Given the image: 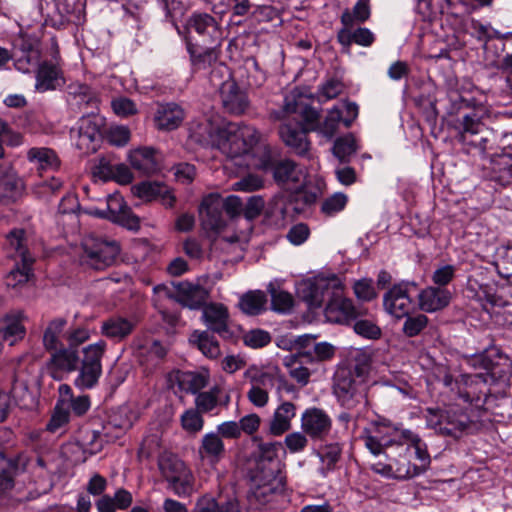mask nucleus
<instances>
[{"label":"nucleus","mask_w":512,"mask_h":512,"mask_svg":"<svg viewBox=\"0 0 512 512\" xmlns=\"http://www.w3.org/2000/svg\"><path fill=\"white\" fill-rule=\"evenodd\" d=\"M460 98L463 105L470 110L456 121L454 127L457 138L464 145L485 151L490 148L488 144L494 137V132L485 123L490 111L485 104L475 98Z\"/></svg>","instance_id":"nucleus-1"},{"label":"nucleus","mask_w":512,"mask_h":512,"mask_svg":"<svg viewBox=\"0 0 512 512\" xmlns=\"http://www.w3.org/2000/svg\"><path fill=\"white\" fill-rule=\"evenodd\" d=\"M248 502L255 509H263L273 503L286 488V475L282 469L254 463L249 469Z\"/></svg>","instance_id":"nucleus-2"},{"label":"nucleus","mask_w":512,"mask_h":512,"mask_svg":"<svg viewBox=\"0 0 512 512\" xmlns=\"http://www.w3.org/2000/svg\"><path fill=\"white\" fill-rule=\"evenodd\" d=\"M260 141V133L253 126L228 122L216 131L215 142L227 157L236 158L248 154Z\"/></svg>","instance_id":"nucleus-3"},{"label":"nucleus","mask_w":512,"mask_h":512,"mask_svg":"<svg viewBox=\"0 0 512 512\" xmlns=\"http://www.w3.org/2000/svg\"><path fill=\"white\" fill-rule=\"evenodd\" d=\"M7 245L14 251L15 267L6 276V285L18 288L26 284L33 276L34 257L28 248V237L24 229H13L7 235Z\"/></svg>","instance_id":"nucleus-4"},{"label":"nucleus","mask_w":512,"mask_h":512,"mask_svg":"<svg viewBox=\"0 0 512 512\" xmlns=\"http://www.w3.org/2000/svg\"><path fill=\"white\" fill-rule=\"evenodd\" d=\"M333 394L344 408L351 410L364 399V383L354 377L347 366H340L333 376Z\"/></svg>","instance_id":"nucleus-5"},{"label":"nucleus","mask_w":512,"mask_h":512,"mask_svg":"<svg viewBox=\"0 0 512 512\" xmlns=\"http://www.w3.org/2000/svg\"><path fill=\"white\" fill-rule=\"evenodd\" d=\"M82 246L84 261L95 270H104L111 266L120 252L116 241H109L95 235L85 237Z\"/></svg>","instance_id":"nucleus-6"},{"label":"nucleus","mask_w":512,"mask_h":512,"mask_svg":"<svg viewBox=\"0 0 512 512\" xmlns=\"http://www.w3.org/2000/svg\"><path fill=\"white\" fill-rule=\"evenodd\" d=\"M367 313V308L354 304L350 298L344 296L342 282L332 292L324 310L327 321L336 324H349Z\"/></svg>","instance_id":"nucleus-7"},{"label":"nucleus","mask_w":512,"mask_h":512,"mask_svg":"<svg viewBox=\"0 0 512 512\" xmlns=\"http://www.w3.org/2000/svg\"><path fill=\"white\" fill-rule=\"evenodd\" d=\"M260 168L271 171L275 182L278 184L299 183L302 177V171L294 161L280 159L277 152L269 146L264 148L260 158Z\"/></svg>","instance_id":"nucleus-8"},{"label":"nucleus","mask_w":512,"mask_h":512,"mask_svg":"<svg viewBox=\"0 0 512 512\" xmlns=\"http://www.w3.org/2000/svg\"><path fill=\"white\" fill-rule=\"evenodd\" d=\"M417 284L405 282L394 284L383 296L384 310L396 319L408 316L414 308L411 293L415 291Z\"/></svg>","instance_id":"nucleus-9"},{"label":"nucleus","mask_w":512,"mask_h":512,"mask_svg":"<svg viewBox=\"0 0 512 512\" xmlns=\"http://www.w3.org/2000/svg\"><path fill=\"white\" fill-rule=\"evenodd\" d=\"M461 399L476 408H484L491 401L489 387L483 374H463L456 380Z\"/></svg>","instance_id":"nucleus-10"},{"label":"nucleus","mask_w":512,"mask_h":512,"mask_svg":"<svg viewBox=\"0 0 512 512\" xmlns=\"http://www.w3.org/2000/svg\"><path fill=\"white\" fill-rule=\"evenodd\" d=\"M340 283L341 280L335 275L328 278H316L314 281L305 282L300 294L310 308H320L325 301L328 302L332 292Z\"/></svg>","instance_id":"nucleus-11"},{"label":"nucleus","mask_w":512,"mask_h":512,"mask_svg":"<svg viewBox=\"0 0 512 512\" xmlns=\"http://www.w3.org/2000/svg\"><path fill=\"white\" fill-rule=\"evenodd\" d=\"M201 224L204 230L219 233L227 226L221 196L211 193L205 196L199 207Z\"/></svg>","instance_id":"nucleus-12"},{"label":"nucleus","mask_w":512,"mask_h":512,"mask_svg":"<svg viewBox=\"0 0 512 512\" xmlns=\"http://www.w3.org/2000/svg\"><path fill=\"white\" fill-rule=\"evenodd\" d=\"M187 27L195 32L204 44L221 43L223 39L220 23L208 13H192L187 21Z\"/></svg>","instance_id":"nucleus-13"},{"label":"nucleus","mask_w":512,"mask_h":512,"mask_svg":"<svg viewBox=\"0 0 512 512\" xmlns=\"http://www.w3.org/2000/svg\"><path fill=\"white\" fill-rule=\"evenodd\" d=\"M401 430L389 425H377L375 434L365 433L361 436L365 447L373 454L380 455L385 449L398 446L400 443Z\"/></svg>","instance_id":"nucleus-14"},{"label":"nucleus","mask_w":512,"mask_h":512,"mask_svg":"<svg viewBox=\"0 0 512 512\" xmlns=\"http://www.w3.org/2000/svg\"><path fill=\"white\" fill-rule=\"evenodd\" d=\"M475 362L479 363L492 378L504 379L511 375L509 358L496 347L488 348L476 356Z\"/></svg>","instance_id":"nucleus-15"},{"label":"nucleus","mask_w":512,"mask_h":512,"mask_svg":"<svg viewBox=\"0 0 512 512\" xmlns=\"http://www.w3.org/2000/svg\"><path fill=\"white\" fill-rule=\"evenodd\" d=\"M308 133L301 123L286 122L279 127L282 141L299 156L307 155L310 150L311 142L308 139Z\"/></svg>","instance_id":"nucleus-16"},{"label":"nucleus","mask_w":512,"mask_h":512,"mask_svg":"<svg viewBox=\"0 0 512 512\" xmlns=\"http://www.w3.org/2000/svg\"><path fill=\"white\" fill-rule=\"evenodd\" d=\"M302 200L305 204H310L315 201L314 194H307L301 190L295 193L277 194L268 203L265 214L268 218H276L277 220H285L288 215V208L294 201Z\"/></svg>","instance_id":"nucleus-17"},{"label":"nucleus","mask_w":512,"mask_h":512,"mask_svg":"<svg viewBox=\"0 0 512 512\" xmlns=\"http://www.w3.org/2000/svg\"><path fill=\"white\" fill-rule=\"evenodd\" d=\"M331 426V418L322 409H308L302 416V429L312 439H324L331 430Z\"/></svg>","instance_id":"nucleus-18"},{"label":"nucleus","mask_w":512,"mask_h":512,"mask_svg":"<svg viewBox=\"0 0 512 512\" xmlns=\"http://www.w3.org/2000/svg\"><path fill=\"white\" fill-rule=\"evenodd\" d=\"M284 109L287 113L299 114L304 121L302 126L308 132L318 131L320 113L309 104L305 103L302 95L291 94L287 96L285 98Z\"/></svg>","instance_id":"nucleus-19"},{"label":"nucleus","mask_w":512,"mask_h":512,"mask_svg":"<svg viewBox=\"0 0 512 512\" xmlns=\"http://www.w3.org/2000/svg\"><path fill=\"white\" fill-rule=\"evenodd\" d=\"M220 97L224 109L234 115H240L248 107V99L233 80L224 81L220 87Z\"/></svg>","instance_id":"nucleus-20"},{"label":"nucleus","mask_w":512,"mask_h":512,"mask_svg":"<svg viewBox=\"0 0 512 512\" xmlns=\"http://www.w3.org/2000/svg\"><path fill=\"white\" fill-rule=\"evenodd\" d=\"M107 209V218L111 221L129 229H137L139 227V218L132 213L120 194L108 196Z\"/></svg>","instance_id":"nucleus-21"},{"label":"nucleus","mask_w":512,"mask_h":512,"mask_svg":"<svg viewBox=\"0 0 512 512\" xmlns=\"http://www.w3.org/2000/svg\"><path fill=\"white\" fill-rule=\"evenodd\" d=\"M186 117L184 109L176 103L159 104L154 115L155 127L161 131H172L181 126Z\"/></svg>","instance_id":"nucleus-22"},{"label":"nucleus","mask_w":512,"mask_h":512,"mask_svg":"<svg viewBox=\"0 0 512 512\" xmlns=\"http://www.w3.org/2000/svg\"><path fill=\"white\" fill-rule=\"evenodd\" d=\"M131 166L144 175H152L160 170L161 155L152 147H140L129 156Z\"/></svg>","instance_id":"nucleus-23"},{"label":"nucleus","mask_w":512,"mask_h":512,"mask_svg":"<svg viewBox=\"0 0 512 512\" xmlns=\"http://www.w3.org/2000/svg\"><path fill=\"white\" fill-rule=\"evenodd\" d=\"M202 318L208 327L214 333L222 338H230L232 333L228 326L229 313L222 304H210L203 309Z\"/></svg>","instance_id":"nucleus-24"},{"label":"nucleus","mask_w":512,"mask_h":512,"mask_svg":"<svg viewBox=\"0 0 512 512\" xmlns=\"http://www.w3.org/2000/svg\"><path fill=\"white\" fill-rule=\"evenodd\" d=\"M452 294L446 288L429 286L418 294V305L422 311L436 312L447 307Z\"/></svg>","instance_id":"nucleus-25"},{"label":"nucleus","mask_w":512,"mask_h":512,"mask_svg":"<svg viewBox=\"0 0 512 512\" xmlns=\"http://www.w3.org/2000/svg\"><path fill=\"white\" fill-rule=\"evenodd\" d=\"M62 84H64L63 72L58 63L43 61L36 69L37 91L55 90Z\"/></svg>","instance_id":"nucleus-26"},{"label":"nucleus","mask_w":512,"mask_h":512,"mask_svg":"<svg viewBox=\"0 0 512 512\" xmlns=\"http://www.w3.org/2000/svg\"><path fill=\"white\" fill-rule=\"evenodd\" d=\"M473 427L474 423L466 413L448 411L442 418L439 434L457 439L470 433Z\"/></svg>","instance_id":"nucleus-27"},{"label":"nucleus","mask_w":512,"mask_h":512,"mask_svg":"<svg viewBox=\"0 0 512 512\" xmlns=\"http://www.w3.org/2000/svg\"><path fill=\"white\" fill-rule=\"evenodd\" d=\"M174 299L181 305L190 309H198L202 307L208 297L205 288L189 282H180L176 285Z\"/></svg>","instance_id":"nucleus-28"},{"label":"nucleus","mask_w":512,"mask_h":512,"mask_svg":"<svg viewBox=\"0 0 512 512\" xmlns=\"http://www.w3.org/2000/svg\"><path fill=\"white\" fill-rule=\"evenodd\" d=\"M137 326L135 318H126L122 316H111L101 324V333L105 337L122 341L127 338Z\"/></svg>","instance_id":"nucleus-29"},{"label":"nucleus","mask_w":512,"mask_h":512,"mask_svg":"<svg viewBox=\"0 0 512 512\" xmlns=\"http://www.w3.org/2000/svg\"><path fill=\"white\" fill-rule=\"evenodd\" d=\"M274 385V377L266 372H255L251 376L248 400L256 407H264L269 400L268 389Z\"/></svg>","instance_id":"nucleus-30"},{"label":"nucleus","mask_w":512,"mask_h":512,"mask_svg":"<svg viewBox=\"0 0 512 512\" xmlns=\"http://www.w3.org/2000/svg\"><path fill=\"white\" fill-rule=\"evenodd\" d=\"M197 512H242L236 497L204 495L196 502Z\"/></svg>","instance_id":"nucleus-31"},{"label":"nucleus","mask_w":512,"mask_h":512,"mask_svg":"<svg viewBox=\"0 0 512 512\" xmlns=\"http://www.w3.org/2000/svg\"><path fill=\"white\" fill-rule=\"evenodd\" d=\"M212 47H208L205 50L198 51L194 44H187V51L190 55V61L194 71L207 70L213 67L220 58L221 43H214Z\"/></svg>","instance_id":"nucleus-32"},{"label":"nucleus","mask_w":512,"mask_h":512,"mask_svg":"<svg viewBox=\"0 0 512 512\" xmlns=\"http://www.w3.org/2000/svg\"><path fill=\"white\" fill-rule=\"evenodd\" d=\"M79 355L78 350L70 347H60L52 351L49 367L53 376L57 372H72L78 368Z\"/></svg>","instance_id":"nucleus-33"},{"label":"nucleus","mask_w":512,"mask_h":512,"mask_svg":"<svg viewBox=\"0 0 512 512\" xmlns=\"http://www.w3.org/2000/svg\"><path fill=\"white\" fill-rule=\"evenodd\" d=\"M225 445L221 437L210 432L202 437L198 454L200 458L210 464H217L225 456Z\"/></svg>","instance_id":"nucleus-34"},{"label":"nucleus","mask_w":512,"mask_h":512,"mask_svg":"<svg viewBox=\"0 0 512 512\" xmlns=\"http://www.w3.org/2000/svg\"><path fill=\"white\" fill-rule=\"evenodd\" d=\"M410 443L415 450L416 459L419 463H414V467L418 475L424 473L430 466L431 458L427 451L426 444L419 438L418 435L412 433L410 430H401L399 447L404 444Z\"/></svg>","instance_id":"nucleus-35"},{"label":"nucleus","mask_w":512,"mask_h":512,"mask_svg":"<svg viewBox=\"0 0 512 512\" xmlns=\"http://www.w3.org/2000/svg\"><path fill=\"white\" fill-rule=\"evenodd\" d=\"M20 54L14 55V67L22 73H31L35 71L40 63V50L29 41H23L20 48Z\"/></svg>","instance_id":"nucleus-36"},{"label":"nucleus","mask_w":512,"mask_h":512,"mask_svg":"<svg viewBox=\"0 0 512 512\" xmlns=\"http://www.w3.org/2000/svg\"><path fill=\"white\" fill-rule=\"evenodd\" d=\"M25 335V328L22 324V314L13 312L0 319V339L15 344Z\"/></svg>","instance_id":"nucleus-37"},{"label":"nucleus","mask_w":512,"mask_h":512,"mask_svg":"<svg viewBox=\"0 0 512 512\" xmlns=\"http://www.w3.org/2000/svg\"><path fill=\"white\" fill-rule=\"evenodd\" d=\"M352 27L353 26H343L337 33V40L346 52L349 51L352 43L365 47L372 45L375 37L369 29L359 27L352 31Z\"/></svg>","instance_id":"nucleus-38"},{"label":"nucleus","mask_w":512,"mask_h":512,"mask_svg":"<svg viewBox=\"0 0 512 512\" xmlns=\"http://www.w3.org/2000/svg\"><path fill=\"white\" fill-rule=\"evenodd\" d=\"M132 189L134 195L146 201H152L161 196L164 205L172 207L175 203V197L170 194L166 186L157 182H142Z\"/></svg>","instance_id":"nucleus-39"},{"label":"nucleus","mask_w":512,"mask_h":512,"mask_svg":"<svg viewBox=\"0 0 512 512\" xmlns=\"http://www.w3.org/2000/svg\"><path fill=\"white\" fill-rule=\"evenodd\" d=\"M295 405L291 402L282 403L274 412L270 421L269 433L273 436H281L291 428V420L295 417Z\"/></svg>","instance_id":"nucleus-40"},{"label":"nucleus","mask_w":512,"mask_h":512,"mask_svg":"<svg viewBox=\"0 0 512 512\" xmlns=\"http://www.w3.org/2000/svg\"><path fill=\"white\" fill-rule=\"evenodd\" d=\"M27 159L38 171L55 170L60 165L56 153L45 147H34L28 150Z\"/></svg>","instance_id":"nucleus-41"},{"label":"nucleus","mask_w":512,"mask_h":512,"mask_svg":"<svg viewBox=\"0 0 512 512\" xmlns=\"http://www.w3.org/2000/svg\"><path fill=\"white\" fill-rule=\"evenodd\" d=\"M343 446L344 443L340 438H337L336 441L325 443L319 447L317 454L322 463L321 472L323 475L335 469L336 464L342 457Z\"/></svg>","instance_id":"nucleus-42"},{"label":"nucleus","mask_w":512,"mask_h":512,"mask_svg":"<svg viewBox=\"0 0 512 512\" xmlns=\"http://www.w3.org/2000/svg\"><path fill=\"white\" fill-rule=\"evenodd\" d=\"M179 388L182 391L191 394H198L200 390L205 388L209 382L207 373L184 371L179 372L176 376Z\"/></svg>","instance_id":"nucleus-43"},{"label":"nucleus","mask_w":512,"mask_h":512,"mask_svg":"<svg viewBox=\"0 0 512 512\" xmlns=\"http://www.w3.org/2000/svg\"><path fill=\"white\" fill-rule=\"evenodd\" d=\"M189 341L210 359H216L221 354L218 341L208 331H194Z\"/></svg>","instance_id":"nucleus-44"},{"label":"nucleus","mask_w":512,"mask_h":512,"mask_svg":"<svg viewBox=\"0 0 512 512\" xmlns=\"http://www.w3.org/2000/svg\"><path fill=\"white\" fill-rule=\"evenodd\" d=\"M371 10L369 0H358L352 9H345L341 15L343 26H354L356 23H364L370 18Z\"/></svg>","instance_id":"nucleus-45"},{"label":"nucleus","mask_w":512,"mask_h":512,"mask_svg":"<svg viewBox=\"0 0 512 512\" xmlns=\"http://www.w3.org/2000/svg\"><path fill=\"white\" fill-rule=\"evenodd\" d=\"M267 297L261 290L249 291L244 294L239 306L241 310L248 315H258L265 310Z\"/></svg>","instance_id":"nucleus-46"},{"label":"nucleus","mask_w":512,"mask_h":512,"mask_svg":"<svg viewBox=\"0 0 512 512\" xmlns=\"http://www.w3.org/2000/svg\"><path fill=\"white\" fill-rule=\"evenodd\" d=\"M280 449H282L281 442H268L259 444L258 456L256 457L255 463L282 469L283 465L278 460V453Z\"/></svg>","instance_id":"nucleus-47"},{"label":"nucleus","mask_w":512,"mask_h":512,"mask_svg":"<svg viewBox=\"0 0 512 512\" xmlns=\"http://www.w3.org/2000/svg\"><path fill=\"white\" fill-rule=\"evenodd\" d=\"M67 321L64 318H56L49 322L43 335V345L46 350L54 351L60 348L59 337L66 325Z\"/></svg>","instance_id":"nucleus-48"},{"label":"nucleus","mask_w":512,"mask_h":512,"mask_svg":"<svg viewBox=\"0 0 512 512\" xmlns=\"http://www.w3.org/2000/svg\"><path fill=\"white\" fill-rule=\"evenodd\" d=\"M268 292L271 296V308L278 313H289L294 305L293 296L284 290L276 288L273 284H269Z\"/></svg>","instance_id":"nucleus-49"},{"label":"nucleus","mask_w":512,"mask_h":512,"mask_svg":"<svg viewBox=\"0 0 512 512\" xmlns=\"http://www.w3.org/2000/svg\"><path fill=\"white\" fill-rule=\"evenodd\" d=\"M79 141L80 148L90 149V144L100 136L99 125L91 117H83L79 125Z\"/></svg>","instance_id":"nucleus-50"},{"label":"nucleus","mask_w":512,"mask_h":512,"mask_svg":"<svg viewBox=\"0 0 512 512\" xmlns=\"http://www.w3.org/2000/svg\"><path fill=\"white\" fill-rule=\"evenodd\" d=\"M19 463H22L23 466L26 465L22 455L0 462V491H7L14 486V475Z\"/></svg>","instance_id":"nucleus-51"},{"label":"nucleus","mask_w":512,"mask_h":512,"mask_svg":"<svg viewBox=\"0 0 512 512\" xmlns=\"http://www.w3.org/2000/svg\"><path fill=\"white\" fill-rule=\"evenodd\" d=\"M158 467L166 481H170L186 469L184 462L172 454H161L158 459Z\"/></svg>","instance_id":"nucleus-52"},{"label":"nucleus","mask_w":512,"mask_h":512,"mask_svg":"<svg viewBox=\"0 0 512 512\" xmlns=\"http://www.w3.org/2000/svg\"><path fill=\"white\" fill-rule=\"evenodd\" d=\"M101 374L102 368L81 363L79 374L76 377L74 384L82 390L91 389L96 386Z\"/></svg>","instance_id":"nucleus-53"},{"label":"nucleus","mask_w":512,"mask_h":512,"mask_svg":"<svg viewBox=\"0 0 512 512\" xmlns=\"http://www.w3.org/2000/svg\"><path fill=\"white\" fill-rule=\"evenodd\" d=\"M63 187V181L56 177L42 179L32 186L33 194L40 199H47L57 195Z\"/></svg>","instance_id":"nucleus-54"},{"label":"nucleus","mask_w":512,"mask_h":512,"mask_svg":"<svg viewBox=\"0 0 512 512\" xmlns=\"http://www.w3.org/2000/svg\"><path fill=\"white\" fill-rule=\"evenodd\" d=\"M221 388L212 387L209 391L199 392L195 398L196 409L201 413H209L219 405Z\"/></svg>","instance_id":"nucleus-55"},{"label":"nucleus","mask_w":512,"mask_h":512,"mask_svg":"<svg viewBox=\"0 0 512 512\" xmlns=\"http://www.w3.org/2000/svg\"><path fill=\"white\" fill-rule=\"evenodd\" d=\"M332 150L334 156L341 162H348L350 156L357 151L355 138L349 134L336 139Z\"/></svg>","instance_id":"nucleus-56"},{"label":"nucleus","mask_w":512,"mask_h":512,"mask_svg":"<svg viewBox=\"0 0 512 512\" xmlns=\"http://www.w3.org/2000/svg\"><path fill=\"white\" fill-rule=\"evenodd\" d=\"M405 452L400 454L399 459H394L391 463L393 464V470L395 478L397 479H409L418 476V473L414 467V464L410 462L406 454L409 452V447H401Z\"/></svg>","instance_id":"nucleus-57"},{"label":"nucleus","mask_w":512,"mask_h":512,"mask_svg":"<svg viewBox=\"0 0 512 512\" xmlns=\"http://www.w3.org/2000/svg\"><path fill=\"white\" fill-rule=\"evenodd\" d=\"M168 482L174 493L180 497L189 496L193 492L194 479L187 468Z\"/></svg>","instance_id":"nucleus-58"},{"label":"nucleus","mask_w":512,"mask_h":512,"mask_svg":"<svg viewBox=\"0 0 512 512\" xmlns=\"http://www.w3.org/2000/svg\"><path fill=\"white\" fill-rule=\"evenodd\" d=\"M336 348L328 342L315 343L312 351L303 352V357L310 362H326L334 358Z\"/></svg>","instance_id":"nucleus-59"},{"label":"nucleus","mask_w":512,"mask_h":512,"mask_svg":"<svg viewBox=\"0 0 512 512\" xmlns=\"http://www.w3.org/2000/svg\"><path fill=\"white\" fill-rule=\"evenodd\" d=\"M402 332L407 337H416L428 326L429 319L424 314H416L405 316Z\"/></svg>","instance_id":"nucleus-60"},{"label":"nucleus","mask_w":512,"mask_h":512,"mask_svg":"<svg viewBox=\"0 0 512 512\" xmlns=\"http://www.w3.org/2000/svg\"><path fill=\"white\" fill-rule=\"evenodd\" d=\"M342 121V110L338 107H334L328 111L327 116L325 117L322 123L319 122V129L317 132H320L327 138H332Z\"/></svg>","instance_id":"nucleus-61"},{"label":"nucleus","mask_w":512,"mask_h":512,"mask_svg":"<svg viewBox=\"0 0 512 512\" xmlns=\"http://www.w3.org/2000/svg\"><path fill=\"white\" fill-rule=\"evenodd\" d=\"M106 348L107 344L104 340L88 345L83 349L84 357L81 363L102 368L101 360Z\"/></svg>","instance_id":"nucleus-62"},{"label":"nucleus","mask_w":512,"mask_h":512,"mask_svg":"<svg viewBox=\"0 0 512 512\" xmlns=\"http://www.w3.org/2000/svg\"><path fill=\"white\" fill-rule=\"evenodd\" d=\"M100 174H103L105 179L111 178L121 184H129L133 179L130 169L124 164L113 166L102 165L100 167Z\"/></svg>","instance_id":"nucleus-63"},{"label":"nucleus","mask_w":512,"mask_h":512,"mask_svg":"<svg viewBox=\"0 0 512 512\" xmlns=\"http://www.w3.org/2000/svg\"><path fill=\"white\" fill-rule=\"evenodd\" d=\"M70 421V411L67 407H62L61 402L56 403L51 418L46 425V430L56 433L58 430L66 426Z\"/></svg>","instance_id":"nucleus-64"}]
</instances>
